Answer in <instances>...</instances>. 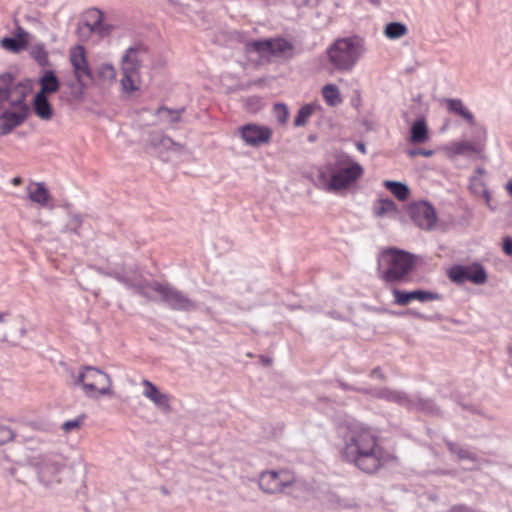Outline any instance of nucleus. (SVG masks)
Here are the masks:
<instances>
[{
    "instance_id": "a878e982",
    "label": "nucleus",
    "mask_w": 512,
    "mask_h": 512,
    "mask_svg": "<svg viewBox=\"0 0 512 512\" xmlns=\"http://www.w3.org/2000/svg\"><path fill=\"white\" fill-rule=\"evenodd\" d=\"M164 301L176 310H190L193 307L192 302L174 288H171Z\"/></svg>"
},
{
    "instance_id": "423d86ee",
    "label": "nucleus",
    "mask_w": 512,
    "mask_h": 512,
    "mask_svg": "<svg viewBox=\"0 0 512 512\" xmlns=\"http://www.w3.org/2000/svg\"><path fill=\"white\" fill-rule=\"evenodd\" d=\"M247 51L256 52L261 58L289 60L295 55V46L283 37L255 40L246 44Z\"/></svg>"
},
{
    "instance_id": "2f4dec72",
    "label": "nucleus",
    "mask_w": 512,
    "mask_h": 512,
    "mask_svg": "<svg viewBox=\"0 0 512 512\" xmlns=\"http://www.w3.org/2000/svg\"><path fill=\"white\" fill-rule=\"evenodd\" d=\"M121 85L125 92L132 93L139 89V77L138 74L123 73L121 79Z\"/></svg>"
},
{
    "instance_id": "dca6fc26",
    "label": "nucleus",
    "mask_w": 512,
    "mask_h": 512,
    "mask_svg": "<svg viewBox=\"0 0 512 512\" xmlns=\"http://www.w3.org/2000/svg\"><path fill=\"white\" fill-rule=\"evenodd\" d=\"M143 389V396L149 399L157 408L164 412L171 411L172 397L166 393L161 392L157 386L147 379L141 382Z\"/></svg>"
},
{
    "instance_id": "cd10ccee",
    "label": "nucleus",
    "mask_w": 512,
    "mask_h": 512,
    "mask_svg": "<svg viewBox=\"0 0 512 512\" xmlns=\"http://www.w3.org/2000/svg\"><path fill=\"white\" fill-rule=\"evenodd\" d=\"M429 138L426 122L423 118L416 120L411 127L410 142L413 144L425 143Z\"/></svg>"
},
{
    "instance_id": "0eeeda50",
    "label": "nucleus",
    "mask_w": 512,
    "mask_h": 512,
    "mask_svg": "<svg viewBox=\"0 0 512 512\" xmlns=\"http://www.w3.org/2000/svg\"><path fill=\"white\" fill-rule=\"evenodd\" d=\"M77 383L89 397L106 396L112 393V381L108 374L92 366H84Z\"/></svg>"
},
{
    "instance_id": "e433bc0d",
    "label": "nucleus",
    "mask_w": 512,
    "mask_h": 512,
    "mask_svg": "<svg viewBox=\"0 0 512 512\" xmlns=\"http://www.w3.org/2000/svg\"><path fill=\"white\" fill-rule=\"evenodd\" d=\"M185 111V108H181L178 110H172L167 107L161 106L156 110V115H160L162 112H165L170 117L171 123H177L181 120V115Z\"/></svg>"
},
{
    "instance_id": "72a5a7b5",
    "label": "nucleus",
    "mask_w": 512,
    "mask_h": 512,
    "mask_svg": "<svg viewBox=\"0 0 512 512\" xmlns=\"http://www.w3.org/2000/svg\"><path fill=\"white\" fill-rule=\"evenodd\" d=\"M131 56H135V48H129L122 59V72L138 74L140 66L131 62Z\"/></svg>"
},
{
    "instance_id": "7c9ffc66",
    "label": "nucleus",
    "mask_w": 512,
    "mask_h": 512,
    "mask_svg": "<svg viewBox=\"0 0 512 512\" xmlns=\"http://www.w3.org/2000/svg\"><path fill=\"white\" fill-rule=\"evenodd\" d=\"M31 57L42 67L49 64L48 52L43 44H36L31 48Z\"/></svg>"
},
{
    "instance_id": "ea45409f",
    "label": "nucleus",
    "mask_w": 512,
    "mask_h": 512,
    "mask_svg": "<svg viewBox=\"0 0 512 512\" xmlns=\"http://www.w3.org/2000/svg\"><path fill=\"white\" fill-rule=\"evenodd\" d=\"M150 287L153 291L159 293L163 297V300H165V298L167 297V294L170 292V290L172 288L167 284H162L159 282H153L150 285Z\"/></svg>"
},
{
    "instance_id": "ddd939ff",
    "label": "nucleus",
    "mask_w": 512,
    "mask_h": 512,
    "mask_svg": "<svg viewBox=\"0 0 512 512\" xmlns=\"http://www.w3.org/2000/svg\"><path fill=\"white\" fill-rule=\"evenodd\" d=\"M450 456H453V461L463 470L480 469L481 459L470 447L450 443Z\"/></svg>"
},
{
    "instance_id": "9d476101",
    "label": "nucleus",
    "mask_w": 512,
    "mask_h": 512,
    "mask_svg": "<svg viewBox=\"0 0 512 512\" xmlns=\"http://www.w3.org/2000/svg\"><path fill=\"white\" fill-rule=\"evenodd\" d=\"M487 273L479 263L471 265H457L450 268V280L456 283L470 281L475 285H482L487 281Z\"/></svg>"
},
{
    "instance_id": "a19ab883",
    "label": "nucleus",
    "mask_w": 512,
    "mask_h": 512,
    "mask_svg": "<svg viewBox=\"0 0 512 512\" xmlns=\"http://www.w3.org/2000/svg\"><path fill=\"white\" fill-rule=\"evenodd\" d=\"M408 154L410 156H412V157L418 156V155H421V156H424V157H430L433 154V151L432 150H426V149L418 148V149H414V150L409 151Z\"/></svg>"
},
{
    "instance_id": "b1692460",
    "label": "nucleus",
    "mask_w": 512,
    "mask_h": 512,
    "mask_svg": "<svg viewBox=\"0 0 512 512\" xmlns=\"http://www.w3.org/2000/svg\"><path fill=\"white\" fill-rule=\"evenodd\" d=\"M28 34L19 28L16 38L5 37L1 40V46L12 52H19L28 46Z\"/></svg>"
},
{
    "instance_id": "a18cd8bd",
    "label": "nucleus",
    "mask_w": 512,
    "mask_h": 512,
    "mask_svg": "<svg viewBox=\"0 0 512 512\" xmlns=\"http://www.w3.org/2000/svg\"><path fill=\"white\" fill-rule=\"evenodd\" d=\"M505 187L507 192L512 196V178L507 182Z\"/></svg>"
},
{
    "instance_id": "c85d7f7f",
    "label": "nucleus",
    "mask_w": 512,
    "mask_h": 512,
    "mask_svg": "<svg viewBox=\"0 0 512 512\" xmlns=\"http://www.w3.org/2000/svg\"><path fill=\"white\" fill-rule=\"evenodd\" d=\"M383 185L399 201H402V202L407 201L410 197V189L404 183L391 181V180H385L383 182Z\"/></svg>"
},
{
    "instance_id": "2eb2a0df",
    "label": "nucleus",
    "mask_w": 512,
    "mask_h": 512,
    "mask_svg": "<svg viewBox=\"0 0 512 512\" xmlns=\"http://www.w3.org/2000/svg\"><path fill=\"white\" fill-rule=\"evenodd\" d=\"M29 108L23 101L22 104L13 108L5 109V113L1 115L2 123L0 129L2 134L10 133L15 127L19 126L27 118Z\"/></svg>"
},
{
    "instance_id": "f257e3e1",
    "label": "nucleus",
    "mask_w": 512,
    "mask_h": 512,
    "mask_svg": "<svg viewBox=\"0 0 512 512\" xmlns=\"http://www.w3.org/2000/svg\"><path fill=\"white\" fill-rule=\"evenodd\" d=\"M341 438L343 459L363 473L374 474L397 461V457L381 444L376 431L363 423L346 425Z\"/></svg>"
},
{
    "instance_id": "4be33fe9",
    "label": "nucleus",
    "mask_w": 512,
    "mask_h": 512,
    "mask_svg": "<svg viewBox=\"0 0 512 512\" xmlns=\"http://www.w3.org/2000/svg\"><path fill=\"white\" fill-rule=\"evenodd\" d=\"M33 109L35 114L41 120H51L53 117V107L50 104L48 97L42 96V94H35L33 99Z\"/></svg>"
},
{
    "instance_id": "79ce46f5",
    "label": "nucleus",
    "mask_w": 512,
    "mask_h": 512,
    "mask_svg": "<svg viewBox=\"0 0 512 512\" xmlns=\"http://www.w3.org/2000/svg\"><path fill=\"white\" fill-rule=\"evenodd\" d=\"M503 251L511 256L512 255V238L506 237L503 241Z\"/></svg>"
},
{
    "instance_id": "de8ad7c7",
    "label": "nucleus",
    "mask_w": 512,
    "mask_h": 512,
    "mask_svg": "<svg viewBox=\"0 0 512 512\" xmlns=\"http://www.w3.org/2000/svg\"><path fill=\"white\" fill-rule=\"evenodd\" d=\"M357 148L358 150L361 152V153H366V148H365V145L363 143H358L357 144Z\"/></svg>"
},
{
    "instance_id": "bb28decb",
    "label": "nucleus",
    "mask_w": 512,
    "mask_h": 512,
    "mask_svg": "<svg viewBox=\"0 0 512 512\" xmlns=\"http://www.w3.org/2000/svg\"><path fill=\"white\" fill-rule=\"evenodd\" d=\"M321 95L329 107H336L343 101L339 87L333 83L324 85L321 89Z\"/></svg>"
},
{
    "instance_id": "473e14b6",
    "label": "nucleus",
    "mask_w": 512,
    "mask_h": 512,
    "mask_svg": "<svg viewBox=\"0 0 512 512\" xmlns=\"http://www.w3.org/2000/svg\"><path fill=\"white\" fill-rule=\"evenodd\" d=\"M313 112H314L313 105L306 104V105L302 106L298 110L297 115L294 118V125L296 127H301V126L306 125V123L308 122V120L311 117V115L313 114Z\"/></svg>"
},
{
    "instance_id": "49530a36",
    "label": "nucleus",
    "mask_w": 512,
    "mask_h": 512,
    "mask_svg": "<svg viewBox=\"0 0 512 512\" xmlns=\"http://www.w3.org/2000/svg\"><path fill=\"white\" fill-rule=\"evenodd\" d=\"M21 183H22V179H21L20 177H15V178H13V179H12V184H13L14 186H18V185H20Z\"/></svg>"
},
{
    "instance_id": "6e6552de",
    "label": "nucleus",
    "mask_w": 512,
    "mask_h": 512,
    "mask_svg": "<svg viewBox=\"0 0 512 512\" xmlns=\"http://www.w3.org/2000/svg\"><path fill=\"white\" fill-rule=\"evenodd\" d=\"M69 62L73 68V74L81 87H86L87 82L93 79L87 52L84 46L75 45L69 49Z\"/></svg>"
},
{
    "instance_id": "412c9836",
    "label": "nucleus",
    "mask_w": 512,
    "mask_h": 512,
    "mask_svg": "<svg viewBox=\"0 0 512 512\" xmlns=\"http://www.w3.org/2000/svg\"><path fill=\"white\" fill-rule=\"evenodd\" d=\"M40 90L36 94L48 97L49 94L55 93L60 88V81L51 70H47L39 78Z\"/></svg>"
},
{
    "instance_id": "a211bd4d",
    "label": "nucleus",
    "mask_w": 512,
    "mask_h": 512,
    "mask_svg": "<svg viewBox=\"0 0 512 512\" xmlns=\"http://www.w3.org/2000/svg\"><path fill=\"white\" fill-rule=\"evenodd\" d=\"M392 295L394 297V303L399 306L408 305L412 301L427 302L438 299V295L436 293L422 290L405 292L397 288H394L392 290Z\"/></svg>"
},
{
    "instance_id": "393cba45",
    "label": "nucleus",
    "mask_w": 512,
    "mask_h": 512,
    "mask_svg": "<svg viewBox=\"0 0 512 512\" xmlns=\"http://www.w3.org/2000/svg\"><path fill=\"white\" fill-rule=\"evenodd\" d=\"M373 213L376 217L382 218L387 215L398 213V207L395 202L389 198H379L373 203Z\"/></svg>"
},
{
    "instance_id": "c756f323",
    "label": "nucleus",
    "mask_w": 512,
    "mask_h": 512,
    "mask_svg": "<svg viewBox=\"0 0 512 512\" xmlns=\"http://www.w3.org/2000/svg\"><path fill=\"white\" fill-rule=\"evenodd\" d=\"M408 33V28L400 22H390L385 26L384 35L388 39H399Z\"/></svg>"
},
{
    "instance_id": "f8f14e48",
    "label": "nucleus",
    "mask_w": 512,
    "mask_h": 512,
    "mask_svg": "<svg viewBox=\"0 0 512 512\" xmlns=\"http://www.w3.org/2000/svg\"><path fill=\"white\" fill-rule=\"evenodd\" d=\"M240 136L249 146L259 147L270 143L272 139V130L268 126L248 123L240 127Z\"/></svg>"
},
{
    "instance_id": "4468645a",
    "label": "nucleus",
    "mask_w": 512,
    "mask_h": 512,
    "mask_svg": "<svg viewBox=\"0 0 512 512\" xmlns=\"http://www.w3.org/2000/svg\"><path fill=\"white\" fill-rule=\"evenodd\" d=\"M450 121L454 128L461 124L469 128L476 125L475 115L461 99H450Z\"/></svg>"
},
{
    "instance_id": "c03bdc74",
    "label": "nucleus",
    "mask_w": 512,
    "mask_h": 512,
    "mask_svg": "<svg viewBox=\"0 0 512 512\" xmlns=\"http://www.w3.org/2000/svg\"><path fill=\"white\" fill-rule=\"evenodd\" d=\"M138 53H139V50L135 49V56H131V62H133L134 64L140 66V59L138 57Z\"/></svg>"
},
{
    "instance_id": "f704fd0d",
    "label": "nucleus",
    "mask_w": 512,
    "mask_h": 512,
    "mask_svg": "<svg viewBox=\"0 0 512 512\" xmlns=\"http://www.w3.org/2000/svg\"><path fill=\"white\" fill-rule=\"evenodd\" d=\"M86 419V415L82 414L76 417L75 419L68 420L62 424V430L65 433H69L73 430H79L81 426L83 425L84 421Z\"/></svg>"
},
{
    "instance_id": "37998d69",
    "label": "nucleus",
    "mask_w": 512,
    "mask_h": 512,
    "mask_svg": "<svg viewBox=\"0 0 512 512\" xmlns=\"http://www.w3.org/2000/svg\"><path fill=\"white\" fill-rule=\"evenodd\" d=\"M157 145H161V146H163L165 148H169L170 146H173V145H176V144L169 137L162 136L161 139H160V142L157 143Z\"/></svg>"
},
{
    "instance_id": "f3484780",
    "label": "nucleus",
    "mask_w": 512,
    "mask_h": 512,
    "mask_svg": "<svg viewBox=\"0 0 512 512\" xmlns=\"http://www.w3.org/2000/svg\"><path fill=\"white\" fill-rule=\"evenodd\" d=\"M483 152V146L468 139L455 140L450 143V161L456 157L471 159Z\"/></svg>"
},
{
    "instance_id": "4c0bfd02",
    "label": "nucleus",
    "mask_w": 512,
    "mask_h": 512,
    "mask_svg": "<svg viewBox=\"0 0 512 512\" xmlns=\"http://www.w3.org/2000/svg\"><path fill=\"white\" fill-rule=\"evenodd\" d=\"M15 437V433L12 430V428L6 424H4L2 421H0V445H3L11 440H13Z\"/></svg>"
},
{
    "instance_id": "5701e85b",
    "label": "nucleus",
    "mask_w": 512,
    "mask_h": 512,
    "mask_svg": "<svg viewBox=\"0 0 512 512\" xmlns=\"http://www.w3.org/2000/svg\"><path fill=\"white\" fill-rule=\"evenodd\" d=\"M29 199L41 206H46L51 195L43 183H31L27 187Z\"/></svg>"
},
{
    "instance_id": "aec40b11",
    "label": "nucleus",
    "mask_w": 512,
    "mask_h": 512,
    "mask_svg": "<svg viewBox=\"0 0 512 512\" xmlns=\"http://www.w3.org/2000/svg\"><path fill=\"white\" fill-rule=\"evenodd\" d=\"M486 174L484 168L478 167L469 178V190L475 196L484 198L487 206H490L491 196L485 182Z\"/></svg>"
},
{
    "instance_id": "9b49d317",
    "label": "nucleus",
    "mask_w": 512,
    "mask_h": 512,
    "mask_svg": "<svg viewBox=\"0 0 512 512\" xmlns=\"http://www.w3.org/2000/svg\"><path fill=\"white\" fill-rule=\"evenodd\" d=\"M411 220L421 229L430 230L436 224L434 208L424 201L411 203L407 208Z\"/></svg>"
},
{
    "instance_id": "1a4fd4ad",
    "label": "nucleus",
    "mask_w": 512,
    "mask_h": 512,
    "mask_svg": "<svg viewBox=\"0 0 512 512\" xmlns=\"http://www.w3.org/2000/svg\"><path fill=\"white\" fill-rule=\"evenodd\" d=\"M459 407L465 413V416L470 419V425L476 424V427L472 429L476 437L485 436L496 421V417L492 413L476 406L459 404Z\"/></svg>"
},
{
    "instance_id": "20e7f679",
    "label": "nucleus",
    "mask_w": 512,
    "mask_h": 512,
    "mask_svg": "<svg viewBox=\"0 0 512 512\" xmlns=\"http://www.w3.org/2000/svg\"><path fill=\"white\" fill-rule=\"evenodd\" d=\"M258 485L261 491L266 494L287 493L294 497H299L300 492H308L311 486L298 479L295 473L289 469L281 468L278 470H265L260 473Z\"/></svg>"
},
{
    "instance_id": "7ed1b4c3",
    "label": "nucleus",
    "mask_w": 512,
    "mask_h": 512,
    "mask_svg": "<svg viewBox=\"0 0 512 512\" xmlns=\"http://www.w3.org/2000/svg\"><path fill=\"white\" fill-rule=\"evenodd\" d=\"M417 259L416 255L396 248L382 251L379 258L380 278L386 283L407 282L417 265Z\"/></svg>"
},
{
    "instance_id": "09e8293b",
    "label": "nucleus",
    "mask_w": 512,
    "mask_h": 512,
    "mask_svg": "<svg viewBox=\"0 0 512 512\" xmlns=\"http://www.w3.org/2000/svg\"><path fill=\"white\" fill-rule=\"evenodd\" d=\"M4 321V315L0 314V322Z\"/></svg>"
},
{
    "instance_id": "f03ea898",
    "label": "nucleus",
    "mask_w": 512,
    "mask_h": 512,
    "mask_svg": "<svg viewBox=\"0 0 512 512\" xmlns=\"http://www.w3.org/2000/svg\"><path fill=\"white\" fill-rule=\"evenodd\" d=\"M364 168L352 157L339 155L333 163H327L318 170L317 179L326 192L340 194L354 188L362 178Z\"/></svg>"
},
{
    "instance_id": "c9c22d12",
    "label": "nucleus",
    "mask_w": 512,
    "mask_h": 512,
    "mask_svg": "<svg viewBox=\"0 0 512 512\" xmlns=\"http://www.w3.org/2000/svg\"><path fill=\"white\" fill-rule=\"evenodd\" d=\"M273 111H274V115H275L277 121L280 124H285L287 122L288 117H289V110L285 104H281V103L275 104Z\"/></svg>"
},
{
    "instance_id": "6ab92c4d",
    "label": "nucleus",
    "mask_w": 512,
    "mask_h": 512,
    "mask_svg": "<svg viewBox=\"0 0 512 512\" xmlns=\"http://www.w3.org/2000/svg\"><path fill=\"white\" fill-rule=\"evenodd\" d=\"M83 25L91 33L99 36H104L110 31V27L103 22V13L96 8H91L84 13Z\"/></svg>"
},
{
    "instance_id": "58836bf2",
    "label": "nucleus",
    "mask_w": 512,
    "mask_h": 512,
    "mask_svg": "<svg viewBox=\"0 0 512 512\" xmlns=\"http://www.w3.org/2000/svg\"><path fill=\"white\" fill-rule=\"evenodd\" d=\"M98 74L101 78L108 81H113L116 78L115 68L110 64L101 65Z\"/></svg>"
},
{
    "instance_id": "39448f33",
    "label": "nucleus",
    "mask_w": 512,
    "mask_h": 512,
    "mask_svg": "<svg viewBox=\"0 0 512 512\" xmlns=\"http://www.w3.org/2000/svg\"><path fill=\"white\" fill-rule=\"evenodd\" d=\"M363 48L357 38L337 39L326 50L330 64L338 71H350L360 58Z\"/></svg>"
}]
</instances>
